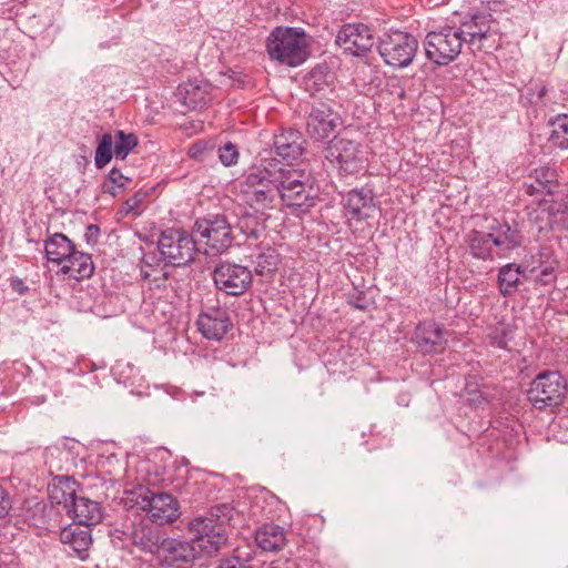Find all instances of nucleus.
<instances>
[{
	"mask_svg": "<svg viewBox=\"0 0 568 568\" xmlns=\"http://www.w3.org/2000/svg\"><path fill=\"white\" fill-rule=\"evenodd\" d=\"M521 270L514 263L504 265L498 273V285L501 295L510 296L520 282Z\"/></svg>",
	"mask_w": 568,
	"mask_h": 568,
	"instance_id": "obj_34",
	"label": "nucleus"
},
{
	"mask_svg": "<svg viewBox=\"0 0 568 568\" xmlns=\"http://www.w3.org/2000/svg\"><path fill=\"white\" fill-rule=\"evenodd\" d=\"M211 150L207 142L197 141L193 143L189 149V155L197 161H204L205 154Z\"/></svg>",
	"mask_w": 568,
	"mask_h": 568,
	"instance_id": "obj_50",
	"label": "nucleus"
},
{
	"mask_svg": "<svg viewBox=\"0 0 568 568\" xmlns=\"http://www.w3.org/2000/svg\"><path fill=\"white\" fill-rule=\"evenodd\" d=\"M113 142V135L111 133H104L99 139L94 155V165L97 169H103L112 161L114 156Z\"/></svg>",
	"mask_w": 568,
	"mask_h": 568,
	"instance_id": "obj_38",
	"label": "nucleus"
},
{
	"mask_svg": "<svg viewBox=\"0 0 568 568\" xmlns=\"http://www.w3.org/2000/svg\"><path fill=\"white\" fill-rule=\"evenodd\" d=\"M136 504L158 525L173 523L180 517L179 501L169 493L145 490L139 496Z\"/></svg>",
	"mask_w": 568,
	"mask_h": 568,
	"instance_id": "obj_13",
	"label": "nucleus"
},
{
	"mask_svg": "<svg viewBox=\"0 0 568 568\" xmlns=\"http://www.w3.org/2000/svg\"><path fill=\"white\" fill-rule=\"evenodd\" d=\"M9 281L12 291L18 293L19 295H26L29 292L28 285L20 277L12 276Z\"/></svg>",
	"mask_w": 568,
	"mask_h": 568,
	"instance_id": "obj_55",
	"label": "nucleus"
},
{
	"mask_svg": "<svg viewBox=\"0 0 568 568\" xmlns=\"http://www.w3.org/2000/svg\"><path fill=\"white\" fill-rule=\"evenodd\" d=\"M176 95L189 109H202L212 99V85L204 80H189L178 87Z\"/></svg>",
	"mask_w": 568,
	"mask_h": 568,
	"instance_id": "obj_23",
	"label": "nucleus"
},
{
	"mask_svg": "<svg viewBox=\"0 0 568 568\" xmlns=\"http://www.w3.org/2000/svg\"><path fill=\"white\" fill-rule=\"evenodd\" d=\"M101 230L97 224H89L85 229L84 239L89 245H95L98 243Z\"/></svg>",
	"mask_w": 568,
	"mask_h": 568,
	"instance_id": "obj_53",
	"label": "nucleus"
},
{
	"mask_svg": "<svg viewBox=\"0 0 568 568\" xmlns=\"http://www.w3.org/2000/svg\"><path fill=\"white\" fill-rule=\"evenodd\" d=\"M509 325L497 324L490 328L487 337L490 345L500 349H508L509 342L513 341L514 334Z\"/></svg>",
	"mask_w": 568,
	"mask_h": 568,
	"instance_id": "obj_40",
	"label": "nucleus"
},
{
	"mask_svg": "<svg viewBox=\"0 0 568 568\" xmlns=\"http://www.w3.org/2000/svg\"><path fill=\"white\" fill-rule=\"evenodd\" d=\"M234 508L227 504L216 505L211 508L210 516L217 523H222V527L225 526L233 518Z\"/></svg>",
	"mask_w": 568,
	"mask_h": 568,
	"instance_id": "obj_45",
	"label": "nucleus"
},
{
	"mask_svg": "<svg viewBox=\"0 0 568 568\" xmlns=\"http://www.w3.org/2000/svg\"><path fill=\"white\" fill-rule=\"evenodd\" d=\"M557 278L554 263L547 264L541 267V271L536 276V282L541 285H550L555 283Z\"/></svg>",
	"mask_w": 568,
	"mask_h": 568,
	"instance_id": "obj_49",
	"label": "nucleus"
},
{
	"mask_svg": "<svg viewBox=\"0 0 568 568\" xmlns=\"http://www.w3.org/2000/svg\"><path fill=\"white\" fill-rule=\"evenodd\" d=\"M325 159L339 176L356 175L365 169L367 159L364 145L349 135V131H338L327 141Z\"/></svg>",
	"mask_w": 568,
	"mask_h": 568,
	"instance_id": "obj_3",
	"label": "nucleus"
},
{
	"mask_svg": "<svg viewBox=\"0 0 568 568\" xmlns=\"http://www.w3.org/2000/svg\"><path fill=\"white\" fill-rule=\"evenodd\" d=\"M196 324L205 338L214 341H221L233 326L227 311L220 306L201 312Z\"/></svg>",
	"mask_w": 568,
	"mask_h": 568,
	"instance_id": "obj_17",
	"label": "nucleus"
},
{
	"mask_svg": "<svg viewBox=\"0 0 568 568\" xmlns=\"http://www.w3.org/2000/svg\"><path fill=\"white\" fill-rule=\"evenodd\" d=\"M534 182L527 184L526 193L535 195L538 193L552 194L557 186L556 170L549 166L536 168L529 175Z\"/></svg>",
	"mask_w": 568,
	"mask_h": 568,
	"instance_id": "obj_30",
	"label": "nucleus"
},
{
	"mask_svg": "<svg viewBox=\"0 0 568 568\" xmlns=\"http://www.w3.org/2000/svg\"><path fill=\"white\" fill-rule=\"evenodd\" d=\"M149 196V191L139 190L133 195L128 197L124 202V210L126 214L135 213L141 204L146 200Z\"/></svg>",
	"mask_w": 568,
	"mask_h": 568,
	"instance_id": "obj_47",
	"label": "nucleus"
},
{
	"mask_svg": "<svg viewBox=\"0 0 568 568\" xmlns=\"http://www.w3.org/2000/svg\"><path fill=\"white\" fill-rule=\"evenodd\" d=\"M75 248V244L62 233H54L44 242L48 261L57 265L63 263Z\"/></svg>",
	"mask_w": 568,
	"mask_h": 568,
	"instance_id": "obj_29",
	"label": "nucleus"
},
{
	"mask_svg": "<svg viewBox=\"0 0 568 568\" xmlns=\"http://www.w3.org/2000/svg\"><path fill=\"white\" fill-rule=\"evenodd\" d=\"M219 159L224 166H232L239 161V149L232 142H226L223 146L217 150Z\"/></svg>",
	"mask_w": 568,
	"mask_h": 568,
	"instance_id": "obj_42",
	"label": "nucleus"
},
{
	"mask_svg": "<svg viewBox=\"0 0 568 568\" xmlns=\"http://www.w3.org/2000/svg\"><path fill=\"white\" fill-rule=\"evenodd\" d=\"M199 551V548L192 541L165 538L158 556L162 559L163 564L181 568L182 565L193 562Z\"/></svg>",
	"mask_w": 568,
	"mask_h": 568,
	"instance_id": "obj_19",
	"label": "nucleus"
},
{
	"mask_svg": "<svg viewBox=\"0 0 568 568\" xmlns=\"http://www.w3.org/2000/svg\"><path fill=\"white\" fill-rule=\"evenodd\" d=\"M462 396L466 404L473 407H479L486 402V397L476 382H467Z\"/></svg>",
	"mask_w": 568,
	"mask_h": 568,
	"instance_id": "obj_41",
	"label": "nucleus"
},
{
	"mask_svg": "<svg viewBox=\"0 0 568 568\" xmlns=\"http://www.w3.org/2000/svg\"><path fill=\"white\" fill-rule=\"evenodd\" d=\"M59 266L61 267L58 274L75 281L90 278L95 268L91 254L77 248Z\"/></svg>",
	"mask_w": 568,
	"mask_h": 568,
	"instance_id": "obj_25",
	"label": "nucleus"
},
{
	"mask_svg": "<svg viewBox=\"0 0 568 568\" xmlns=\"http://www.w3.org/2000/svg\"><path fill=\"white\" fill-rule=\"evenodd\" d=\"M347 302L351 306L359 311H367L369 308V302L365 291L354 288L348 293Z\"/></svg>",
	"mask_w": 568,
	"mask_h": 568,
	"instance_id": "obj_46",
	"label": "nucleus"
},
{
	"mask_svg": "<svg viewBox=\"0 0 568 568\" xmlns=\"http://www.w3.org/2000/svg\"><path fill=\"white\" fill-rule=\"evenodd\" d=\"M158 248L165 265L181 267L194 261L197 251L192 231L182 227H168L161 231Z\"/></svg>",
	"mask_w": 568,
	"mask_h": 568,
	"instance_id": "obj_6",
	"label": "nucleus"
},
{
	"mask_svg": "<svg viewBox=\"0 0 568 568\" xmlns=\"http://www.w3.org/2000/svg\"><path fill=\"white\" fill-rule=\"evenodd\" d=\"M280 263V254L273 247H265L262 250L255 260V272L258 275L272 274L277 270Z\"/></svg>",
	"mask_w": 568,
	"mask_h": 568,
	"instance_id": "obj_37",
	"label": "nucleus"
},
{
	"mask_svg": "<svg viewBox=\"0 0 568 568\" xmlns=\"http://www.w3.org/2000/svg\"><path fill=\"white\" fill-rule=\"evenodd\" d=\"M266 51L272 60L297 67L310 55L307 36L300 28H275L266 40Z\"/></svg>",
	"mask_w": 568,
	"mask_h": 568,
	"instance_id": "obj_4",
	"label": "nucleus"
},
{
	"mask_svg": "<svg viewBox=\"0 0 568 568\" xmlns=\"http://www.w3.org/2000/svg\"><path fill=\"white\" fill-rule=\"evenodd\" d=\"M48 497L52 504L63 506L65 510L81 493V484L69 475H55L48 483Z\"/></svg>",
	"mask_w": 568,
	"mask_h": 568,
	"instance_id": "obj_22",
	"label": "nucleus"
},
{
	"mask_svg": "<svg viewBox=\"0 0 568 568\" xmlns=\"http://www.w3.org/2000/svg\"><path fill=\"white\" fill-rule=\"evenodd\" d=\"M567 393V383L557 371L539 373L530 383L527 396L536 409L556 407L562 403Z\"/></svg>",
	"mask_w": 568,
	"mask_h": 568,
	"instance_id": "obj_8",
	"label": "nucleus"
},
{
	"mask_svg": "<svg viewBox=\"0 0 568 568\" xmlns=\"http://www.w3.org/2000/svg\"><path fill=\"white\" fill-rule=\"evenodd\" d=\"M214 568H253L251 559L242 558L237 555H231L221 558Z\"/></svg>",
	"mask_w": 568,
	"mask_h": 568,
	"instance_id": "obj_44",
	"label": "nucleus"
},
{
	"mask_svg": "<svg viewBox=\"0 0 568 568\" xmlns=\"http://www.w3.org/2000/svg\"><path fill=\"white\" fill-rule=\"evenodd\" d=\"M213 281L219 291L240 296L251 287L253 275L247 266L226 261L214 267Z\"/></svg>",
	"mask_w": 568,
	"mask_h": 568,
	"instance_id": "obj_12",
	"label": "nucleus"
},
{
	"mask_svg": "<svg viewBox=\"0 0 568 568\" xmlns=\"http://www.w3.org/2000/svg\"><path fill=\"white\" fill-rule=\"evenodd\" d=\"M306 140L304 135L295 129L282 130L275 134L273 146L276 155L282 158L288 164L297 161L305 152Z\"/></svg>",
	"mask_w": 568,
	"mask_h": 568,
	"instance_id": "obj_20",
	"label": "nucleus"
},
{
	"mask_svg": "<svg viewBox=\"0 0 568 568\" xmlns=\"http://www.w3.org/2000/svg\"><path fill=\"white\" fill-rule=\"evenodd\" d=\"M12 509V497L10 491L0 483V526L9 521Z\"/></svg>",
	"mask_w": 568,
	"mask_h": 568,
	"instance_id": "obj_43",
	"label": "nucleus"
},
{
	"mask_svg": "<svg viewBox=\"0 0 568 568\" xmlns=\"http://www.w3.org/2000/svg\"><path fill=\"white\" fill-rule=\"evenodd\" d=\"M255 541L263 551H278L286 545L285 530L274 524H265L255 532Z\"/></svg>",
	"mask_w": 568,
	"mask_h": 568,
	"instance_id": "obj_27",
	"label": "nucleus"
},
{
	"mask_svg": "<svg viewBox=\"0 0 568 568\" xmlns=\"http://www.w3.org/2000/svg\"><path fill=\"white\" fill-rule=\"evenodd\" d=\"M113 148H114V158L116 160H124L131 153L133 149H135L139 144L138 135L129 132L126 133L123 130L115 131L113 135Z\"/></svg>",
	"mask_w": 568,
	"mask_h": 568,
	"instance_id": "obj_36",
	"label": "nucleus"
},
{
	"mask_svg": "<svg viewBox=\"0 0 568 568\" xmlns=\"http://www.w3.org/2000/svg\"><path fill=\"white\" fill-rule=\"evenodd\" d=\"M278 197L292 214L301 215L316 205L318 191L310 175L281 165Z\"/></svg>",
	"mask_w": 568,
	"mask_h": 568,
	"instance_id": "obj_2",
	"label": "nucleus"
},
{
	"mask_svg": "<svg viewBox=\"0 0 568 568\" xmlns=\"http://www.w3.org/2000/svg\"><path fill=\"white\" fill-rule=\"evenodd\" d=\"M161 261H163L162 256H158L154 252L143 253L141 257V273L144 280L151 276L149 271L144 270V267L153 268L159 266Z\"/></svg>",
	"mask_w": 568,
	"mask_h": 568,
	"instance_id": "obj_48",
	"label": "nucleus"
},
{
	"mask_svg": "<svg viewBox=\"0 0 568 568\" xmlns=\"http://www.w3.org/2000/svg\"><path fill=\"white\" fill-rule=\"evenodd\" d=\"M60 540L79 557L84 558V554L92 544L91 528L78 524L69 525L60 531Z\"/></svg>",
	"mask_w": 568,
	"mask_h": 568,
	"instance_id": "obj_26",
	"label": "nucleus"
},
{
	"mask_svg": "<svg viewBox=\"0 0 568 568\" xmlns=\"http://www.w3.org/2000/svg\"><path fill=\"white\" fill-rule=\"evenodd\" d=\"M281 164L275 159L261 160L252 165L240 183L244 201L256 210L272 207L278 197Z\"/></svg>",
	"mask_w": 568,
	"mask_h": 568,
	"instance_id": "obj_1",
	"label": "nucleus"
},
{
	"mask_svg": "<svg viewBox=\"0 0 568 568\" xmlns=\"http://www.w3.org/2000/svg\"><path fill=\"white\" fill-rule=\"evenodd\" d=\"M342 203L345 215L357 222L372 217L377 209L375 194L368 186L353 189L346 192L342 195Z\"/></svg>",
	"mask_w": 568,
	"mask_h": 568,
	"instance_id": "obj_15",
	"label": "nucleus"
},
{
	"mask_svg": "<svg viewBox=\"0 0 568 568\" xmlns=\"http://www.w3.org/2000/svg\"><path fill=\"white\" fill-rule=\"evenodd\" d=\"M532 258L537 260V262L539 264V267H542V266H545L547 264H550V263H556L554 252L548 246L539 247L537 254L535 256H532Z\"/></svg>",
	"mask_w": 568,
	"mask_h": 568,
	"instance_id": "obj_51",
	"label": "nucleus"
},
{
	"mask_svg": "<svg viewBox=\"0 0 568 568\" xmlns=\"http://www.w3.org/2000/svg\"><path fill=\"white\" fill-rule=\"evenodd\" d=\"M464 42L455 24H445L426 34L425 55L434 64L446 67L455 61L462 52Z\"/></svg>",
	"mask_w": 568,
	"mask_h": 568,
	"instance_id": "obj_7",
	"label": "nucleus"
},
{
	"mask_svg": "<svg viewBox=\"0 0 568 568\" xmlns=\"http://www.w3.org/2000/svg\"><path fill=\"white\" fill-rule=\"evenodd\" d=\"M154 474L156 480H164L165 479V467H160L154 465Z\"/></svg>",
	"mask_w": 568,
	"mask_h": 568,
	"instance_id": "obj_56",
	"label": "nucleus"
},
{
	"mask_svg": "<svg viewBox=\"0 0 568 568\" xmlns=\"http://www.w3.org/2000/svg\"><path fill=\"white\" fill-rule=\"evenodd\" d=\"M542 212L547 213V223L551 230H568V203L562 201L545 203Z\"/></svg>",
	"mask_w": 568,
	"mask_h": 568,
	"instance_id": "obj_32",
	"label": "nucleus"
},
{
	"mask_svg": "<svg viewBox=\"0 0 568 568\" xmlns=\"http://www.w3.org/2000/svg\"><path fill=\"white\" fill-rule=\"evenodd\" d=\"M490 16L474 14L469 19L460 21L456 30L458 31L464 44H468L471 51L481 50L484 41L490 36L491 21Z\"/></svg>",
	"mask_w": 568,
	"mask_h": 568,
	"instance_id": "obj_18",
	"label": "nucleus"
},
{
	"mask_svg": "<svg viewBox=\"0 0 568 568\" xmlns=\"http://www.w3.org/2000/svg\"><path fill=\"white\" fill-rule=\"evenodd\" d=\"M189 531L192 542L207 556L217 554L227 541L222 523H217L211 516L194 518L190 523Z\"/></svg>",
	"mask_w": 568,
	"mask_h": 568,
	"instance_id": "obj_11",
	"label": "nucleus"
},
{
	"mask_svg": "<svg viewBox=\"0 0 568 568\" xmlns=\"http://www.w3.org/2000/svg\"><path fill=\"white\" fill-rule=\"evenodd\" d=\"M491 233L495 237L497 254L511 251L521 244L520 232L508 223L499 224Z\"/></svg>",
	"mask_w": 568,
	"mask_h": 568,
	"instance_id": "obj_31",
	"label": "nucleus"
},
{
	"mask_svg": "<svg viewBox=\"0 0 568 568\" xmlns=\"http://www.w3.org/2000/svg\"><path fill=\"white\" fill-rule=\"evenodd\" d=\"M343 119L329 103L324 101L315 102L306 116V134L314 142H326L332 139L333 133L342 125Z\"/></svg>",
	"mask_w": 568,
	"mask_h": 568,
	"instance_id": "obj_10",
	"label": "nucleus"
},
{
	"mask_svg": "<svg viewBox=\"0 0 568 568\" xmlns=\"http://www.w3.org/2000/svg\"><path fill=\"white\" fill-rule=\"evenodd\" d=\"M65 514L74 524L89 528L101 523L103 518L101 504L80 494L65 509Z\"/></svg>",
	"mask_w": 568,
	"mask_h": 568,
	"instance_id": "obj_21",
	"label": "nucleus"
},
{
	"mask_svg": "<svg viewBox=\"0 0 568 568\" xmlns=\"http://www.w3.org/2000/svg\"><path fill=\"white\" fill-rule=\"evenodd\" d=\"M236 227L245 235L247 241H257L265 230L260 219L253 214H243L240 216Z\"/></svg>",
	"mask_w": 568,
	"mask_h": 568,
	"instance_id": "obj_39",
	"label": "nucleus"
},
{
	"mask_svg": "<svg viewBox=\"0 0 568 568\" xmlns=\"http://www.w3.org/2000/svg\"><path fill=\"white\" fill-rule=\"evenodd\" d=\"M548 92V89L545 84H542L540 81L531 82L528 88V95L537 98L535 101L536 103L539 101H542Z\"/></svg>",
	"mask_w": 568,
	"mask_h": 568,
	"instance_id": "obj_52",
	"label": "nucleus"
},
{
	"mask_svg": "<svg viewBox=\"0 0 568 568\" xmlns=\"http://www.w3.org/2000/svg\"><path fill=\"white\" fill-rule=\"evenodd\" d=\"M131 181V178L123 174L121 169L113 166L104 178L101 184V190L103 193L116 197L128 189Z\"/></svg>",
	"mask_w": 568,
	"mask_h": 568,
	"instance_id": "obj_33",
	"label": "nucleus"
},
{
	"mask_svg": "<svg viewBox=\"0 0 568 568\" xmlns=\"http://www.w3.org/2000/svg\"><path fill=\"white\" fill-rule=\"evenodd\" d=\"M129 539L142 551L158 555L165 537L159 528L141 520L132 525Z\"/></svg>",
	"mask_w": 568,
	"mask_h": 568,
	"instance_id": "obj_24",
	"label": "nucleus"
},
{
	"mask_svg": "<svg viewBox=\"0 0 568 568\" xmlns=\"http://www.w3.org/2000/svg\"><path fill=\"white\" fill-rule=\"evenodd\" d=\"M446 332L434 321L420 322L412 336V342L423 354H439L445 351Z\"/></svg>",
	"mask_w": 568,
	"mask_h": 568,
	"instance_id": "obj_16",
	"label": "nucleus"
},
{
	"mask_svg": "<svg viewBox=\"0 0 568 568\" xmlns=\"http://www.w3.org/2000/svg\"><path fill=\"white\" fill-rule=\"evenodd\" d=\"M192 233L199 252L217 256L231 247L234 236L224 214H207L195 220Z\"/></svg>",
	"mask_w": 568,
	"mask_h": 568,
	"instance_id": "obj_5",
	"label": "nucleus"
},
{
	"mask_svg": "<svg viewBox=\"0 0 568 568\" xmlns=\"http://www.w3.org/2000/svg\"><path fill=\"white\" fill-rule=\"evenodd\" d=\"M326 68L325 67H322V65H316L315 68H313L311 71H310V80H313L314 81V84H322L323 82H325V78H326Z\"/></svg>",
	"mask_w": 568,
	"mask_h": 568,
	"instance_id": "obj_54",
	"label": "nucleus"
},
{
	"mask_svg": "<svg viewBox=\"0 0 568 568\" xmlns=\"http://www.w3.org/2000/svg\"><path fill=\"white\" fill-rule=\"evenodd\" d=\"M335 43L343 49L345 53L362 57L371 51L375 41L373 31L366 24L347 23L339 29Z\"/></svg>",
	"mask_w": 568,
	"mask_h": 568,
	"instance_id": "obj_14",
	"label": "nucleus"
},
{
	"mask_svg": "<svg viewBox=\"0 0 568 568\" xmlns=\"http://www.w3.org/2000/svg\"><path fill=\"white\" fill-rule=\"evenodd\" d=\"M466 242L473 257L484 261L494 258L496 242L491 232L486 233L483 231L471 230L467 234Z\"/></svg>",
	"mask_w": 568,
	"mask_h": 568,
	"instance_id": "obj_28",
	"label": "nucleus"
},
{
	"mask_svg": "<svg viewBox=\"0 0 568 568\" xmlns=\"http://www.w3.org/2000/svg\"><path fill=\"white\" fill-rule=\"evenodd\" d=\"M552 128L549 142L561 150L568 149V114H557L548 120Z\"/></svg>",
	"mask_w": 568,
	"mask_h": 568,
	"instance_id": "obj_35",
	"label": "nucleus"
},
{
	"mask_svg": "<svg viewBox=\"0 0 568 568\" xmlns=\"http://www.w3.org/2000/svg\"><path fill=\"white\" fill-rule=\"evenodd\" d=\"M417 39L404 31L384 33L377 44V50L383 61L393 68L408 67L417 52Z\"/></svg>",
	"mask_w": 568,
	"mask_h": 568,
	"instance_id": "obj_9",
	"label": "nucleus"
}]
</instances>
